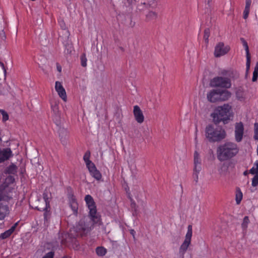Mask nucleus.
<instances>
[{
  "instance_id": "nucleus-4",
  "label": "nucleus",
  "mask_w": 258,
  "mask_h": 258,
  "mask_svg": "<svg viewBox=\"0 0 258 258\" xmlns=\"http://www.w3.org/2000/svg\"><path fill=\"white\" fill-rule=\"evenodd\" d=\"M85 201L89 210V216L92 222L93 225L100 224V216L97 212L95 203L91 196L87 195L85 197Z\"/></svg>"
},
{
  "instance_id": "nucleus-10",
  "label": "nucleus",
  "mask_w": 258,
  "mask_h": 258,
  "mask_svg": "<svg viewBox=\"0 0 258 258\" xmlns=\"http://www.w3.org/2000/svg\"><path fill=\"white\" fill-rule=\"evenodd\" d=\"M244 135V125L242 122H236L235 124L234 136L235 141L239 143L243 139Z\"/></svg>"
},
{
  "instance_id": "nucleus-41",
  "label": "nucleus",
  "mask_w": 258,
  "mask_h": 258,
  "mask_svg": "<svg viewBox=\"0 0 258 258\" xmlns=\"http://www.w3.org/2000/svg\"><path fill=\"white\" fill-rule=\"evenodd\" d=\"M130 233L133 235V238L135 239V234H136L135 231L133 229H131L130 230Z\"/></svg>"
},
{
  "instance_id": "nucleus-48",
  "label": "nucleus",
  "mask_w": 258,
  "mask_h": 258,
  "mask_svg": "<svg viewBox=\"0 0 258 258\" xmlns=\"http://www.w3.org/2000/svg\"><path fill=\"white\" fill-rule=\"evenodd\" d=\"M18 258H21V257H18Z\"/></svg>"
},
{
  "instance_id": "nucleus-29",
  "label": "nucleus",
  "mask_w": 258,
  "mask_h": 258,
  "mask_svg": "<svg viewBox=\"0 0 258 258\" xmlns=\"http://www.w3.org/2000/svg\"><path fill=\"white\" fill-rule=\"evenodd\" d=\"M250 221L249 220V218L248 216H245L243 219V221L241 223V227L242 228L245 230L248 227V225Z\"/></svg>"
},
{
  "instance_id": "nucleus-2",
  "label": "nucleus",
  "mask_w": 258,
  "mask_h": 258,
  "mask_svg": "<svg viewBox=\"0 0 258 258\" xmlns=\"http://www.w3.org/2000/svg\"><path fill=\"white\" fill-rule=\"evenodd\" d=\"M232 107L228 104H224L222 106L217 107L211 114V116L215 123L223 122L226 124L233 117L231 111Z\"/></svg>"
},
{
  "instance_id": "nucleus-36",
  "label": "nucleus",
  "mask_w": 258,
  "mask_h": 258,
  "mask_svg": "<svg viewBox=\"0 0 258 258\" xmlns=\"http://www.w3.org/2000/svg\"><path fill=\"white\" fill-rule=\"evenodd\" d=\"M2 115L3 116V120L4 121H7L9 119V115L5 111H2Z\"/></svg>"
},
{
  "instance_id": "nucleus-8",
  "label": "nucleus",
  "mask_w": 258,
  "mask_h": 258,
  "mask_svg": "<svg viewBox=\"0 0 258 258\" xmlns=\"http://www.w3.org/2000/svg\"><path fill=\"white\" fill-rule=\"evenodd\" d=\"M194 176L196 178L197 182L198 180V175L202 169L201 167V160L200 156L198 151H195L194 155Z\"/></svg>"
},
{
  "instance_id": "nucleus-6",
  "label": "nucleus",
  "mask_w": 258,
  "mask_h": 258,
  "mask_svg": "<svg viewBox=\"0 0 258 258\" xmlns=\"http://www.w3.org/2000/svg\"><path fill=\"white\" fill-rule=\"evenodd\" d=\"M192 235V226L189 225L187 227V231L185 235L184 240L181 245L179 249V253L181 256V258H183V255L185 252H186L188 247L190 244Z\"/></svg>"
},
{
  "instance_id": "nucleus-7",
  "label": "nucleus",
  "mask_w": 258,
  "mask_h": 258,
  "mask_svg": "<svg viewBox=\"0 0 258 258\" xmlns=\"http://www.w3.org/2000/svg\"><path fill=\"white\" fill-rule=\"evenodd\" d=\"M92 225L88 223H86L84 220H81L76 225V230L78 233V235L81 236L84 235L90 232L92 228Z\"/></svg>"
},
{
  "instance_id": "nucleus-47",
  "label": "nucleus",
  "mask_w": 258,
  "mask_h": 258,
  "mask_svg": "<svg viewBox=\"0 0 258 258\" xmlns=\"http://www.w3.org/2000/svg\"><path fill=\"white\" fill-rule=\"evenodd\" d=\"M2 111H4V110L0 109V113H2Z\"/></svg>"
},
{
  "instance_id": "nucleus-19",
  "label": "nucleus",
  "mask_w": 258,
  "mask_h": 258,
  "mask_svg": "<svg viewBox=\"0 0 258 258\" xmlns=\"http://www.w3.org/2000/svg\"><path fill=\"white\" fill-rule=\"evenodd\" d=\"M18 224V222H16L13 225L10 229L8 230H6L4 232L2 233L0 235V238L2 239H6L9 237L15 231L16 228L17 227Z\"/></svg>"
},
{
  "instance_id": "nucleus-35",
  "label": "nucleus",
  "mask_w": 258,
  "mask_h": 258,
  "mask_svg": "<svg viewBox=\"0 0 258 258\" xmlns=\"http://www.w3.org/2000/svg\"><path fill=\"white\" fill-rule=\"evenodd\" d=\"M54 253L52 251H50L46 253L42 258H53Z\"/></svg>"
},
{
  "instance_id": "nucleus-33",
  "label": "nucleus",
  "mask_w": 258,
  "mask_h": 258,
  "mask_svg": "<svg viewBox=\"0 0 258 258\" xmlns=\"http://www.w3.org/2000/svg\"><path fill=\"white\" fill-rule=\"evenodd\" d=\"M81 65L83 67H85L87 66V59L86 55L85 54H83L81 56Z\"/></svg>"
},
{
  "instance_id": "nucleus-9",
  "label": "nucleus",
  "mask_w": 258,
  "mask_h": 258,
  "mask_svg": "<svg viewBox=\"0 0 258 258\" xmlns=\"http://www.w3.org/2000/svg\"><path fill=\"white\" fill-rule=\"evenodd\" d=\"M230 50L228 45H225L223 42L218 43L215 48L214 55L219 57L226 54Z\"/></svg>"
},
{
  "instance_id": "nucleus-32",
  "label": "nucleus",
  "mask_w": 258,
  "mask_h": 258,
  "mask_svg": "<svg viewBox=\"0 0 258 258\" xmlns=\"http://www.w3.org/2000/svg\"><path fill=\"white\" fill-rule=\"evenodd\" d=\"M70 206L71 208H72L74 214L75 215H77V213H78V209L77 202H73L72 203V204H70Z\"/></svg>"
},
{
  "instance_id": "nucleus-34",
  "label": "nucleus",
  "mask_w": 258,
  "mask_h": 258,
  "mask_svg": "<svg viewBox=\"0 0 258 258\" xmlns=\"http://www.w3.org/2000/svg\"><path fill=\"white\" fill-rule=\"evenodd\" d=\"M251 185L253 187H255L258 185V175H255L252 178Z\"/></svg>"
},
{
  "instance_id": "nucleus-40",
  "label": "nucleus",
  "mask_w": 258,
  "mask_h": 258,
  "mask_svg": "<svg viewBox=\"0 0 258 258\" xmlns=\"http://www.w3.org/2000/svg\"><path fill=\"white\" fill-rule=\"evenodd\" d=\"M0 66L1 67L2 69H3V70L4 71V73L5 76H6V73H7L6 69V68L5 67V65H4V63L2 62L1 61H0Z\"/></svg>"
},
{
  "instance_id": "nucleus-46",
  "label": "nucleus",
  "mask_w": 258,
  "mask_h": 258,
  "mask_svg": "<svg viewBox=\"0 0 258 258\" xmlns=\"http://www.w3.org/2000/svg\"><path fill=\"white\" fill-rule=\"evenodd\" d=\"M243 174H244V175H245V176H246V175H247V171H245L244 172V173H243Z\"/></svg>"
},
{
  "instance_id": "nucleus-16",
  "label": "nucleus",
  "mask_w": 258,
  "mask_h": 258,
  "mask_svg": "<svg viewBox=\"0 0 258 258\" xmlns=\"http://www.w3.org/2000/svg\"><path fill=\"white\" fill-rule=\"evenodd\" d=\"M91 175L97 180H100L102 178V174L97 169L94 163L87 167Z\"/></svg>"
},
{
  "instance_id": "nucleus-22",
  "label": "nucleus",
  "mask_w": 258,
  "mask_h": 258,
  "mask_svg": "<svg viewBox=\"0 0 258 258\" xmlns=\"http://www.w3.org/2000/svg\"><path fill=\"white\" fill-rule=\"evenodd\" d=\"M251 4V0H245V6L243 13V17L245 20L247 19L248 17Z\"/></svg>"
},
{
  "instance_id": "nucleus-39",
  "label": "nucleus",
  "mask_w": 258,
  "mask_h": 258,
  "mask_svg": "<svg viewBox=\"0 0 258 258\" xmlns=\"http://www.w3.org/2000/svg\"><path fill=\"white\" fill-rule=\"evenodd\" d=\"M6 180L8 181L10 183H13L15 181V178L12 176H9L6 178Z\"/></svg>"
},
{
  "instance_id": "nucleus-28",
  "label": "nucleus",
  "mask_w": 258,
  "mask_h": 258,
  "mask_svg": "<svg viewBox=\"0 0 258 258\" xmlns=\"http://www.w3.org/2000/svg\"><path fill=\"white\" fill-rule=\"evenodd\" d=\"M96 252L99 256H104L107 252L106 249L103 247H98L96 249Z\"/></svg>"
},
{
  "instance_id": "nucleus-23",
  "label": "nucleus",
  "mask_w": 258,
  "mask_h": 258,
  "mask_svg": "<svg viewBox=\"0 0 258 258\" xmlns=\"http://www.w3.org/2000/svg\"><path fill=\"white\" fill-rule=\"evenodd\" d=\"M90 152L89 151H87V152H86L83 156V160L86 164V167L90 165H91L92 164L94 163L90 160Z\"/></svg>"
},
{
  "instance_id": "nucleus-44",
  "label": "nucleus",
  "mask_w": 258,
  "mask_h": 258,
  "mask_svg": "<svg viewBox=\"0 0 258 258\" xmlns=\"http://www.w3.org/2000/svg\"><path fill=\"white\" fill-rule=\"evenodd\" d=\"M127 1L131 5L134 4L136 2V0H127Z\"/></svg>"
},
{
  "instance_id": "nucleus-30",
  "label": "nucleus",
  "mask_w": 258,
  "mask_h": 258,
  "mask_svg": "<svg viewBox=\"0 0 258 258\" xmlns=\"http://www.w3.org/2000/svg\"><path fill=\"white\" fill-rule=\"evenodd\" d=\"M249 173L253 175H258V161H256L253 166L250 169Z\"/></svg>"
},
{
  "instance_id": "nucleus-17",
  "label": "nucleus",
  "mask_w": 258,
  "mask_h": 258,
  "mask_svg": "<svg viewBox=\"0 0 258 258\" xmlns=\"http://www.w3.org/2000/svg\"><path fill=\"white\" fill-rule=\"evenodd\" d=\"M240 40L243 44V46L244 48V49L246 52V71H248L249 68H250V56L249 54V48L248 46V44L246 40L243 38H241Z\"/></svg>"
},
{
  "instance_id": "nucleus-27",
  "label": "nucleus",
  "mask_w": 258,
  "mask_h": 258,
  "mask_svg": "<svg viewBox=\"0 0 258 258\" xmlns=\"http://www.w3.org/2000/svg\"><path fill=\"white\" fill-rule=\"evenodd\" d=\"M51 108L53 113L57 115L59 114V106L58 103L57 102L51 103Z\"/></svg>"
},
{
  "instance_id": "nucleus-42",
  "label": "nucleus",
  "mask_w": 258,
  "mask_h": 258,
  "mask_svg": "<svg viewBox=\"0 0 258 258\" xmlns=\"http://www.w3.org/2000/svg\"><path fill=\"white\" fill-rule=\"evenodd\" d=\"M258 132V123H254V132Z\"/></svg>"
},
{
  "instance_id": "nucleus-14",
  "label": "nucleus",
  "mask_w": 258,
  "mask_h": 258,
  "mask_svg": "<svg viewBox=\"0 0 258 258\" xmlns=\"http://www.w3.org/2000/svg\"><path fill=\"white\" fill-rule=\"evenodd\" d=\"M55 90L58 96L64 101L67 100V96L66 90L63 88L62 83L59 81H56L55 83Z\"/></svg>"
},
{
  "instance_id": "nucleus-20",
  "label": "nucleus",
  "mask_w": 258,
  "mask_h": 258,
  "mask_svg": "<svg viewBox=\"0 0 258 258\" xmlns=\"http://www.w3.org/2000/svg\"><path fill=\"white\" fill-rule=\"evenodd\" d=\"M18 167L14 164L12 163L5 169L4 173L7 174L15 175L17 173Z\"/></svg>"
},
{
  "instance_id": "nucleus-1",
  "label": "nucleus",
  "mask_w": 258,
  "mask_h": 258,
  "mask_svg": "<svg viewBox=\"0 0 258 258\" xmlns=\"http://www.w3.org/2000/svg\"><path fill=\"white\" fill-rule=\"evenodd\" d=\"M237 145L228 142L219 146L217 150V158L220 161H226L235 156L239 152Z\"/></svg>"
},
{
  "instance_id": "nucleus-43",
  "label": "nucleus",
  "mask_w": 258,
  "mask_h": 258,
  "mask_svg": "<svg viewBox=\"0 0 258 258\" xmlns=\"http://www.w3.org/2000/svg\"><path fill=\"white\" fill-rule=\"evenodd\" d=\"M228 73V71L226 70H223L221 71V74L223 75H226Z\"/></svg>"
},
{
  "instance_id": "nucleus-13",
  "label": "nucleus",
  "mask_w": 258,
  "mask_h": 258,
  "mask_svg": "<svg viewBox=\"0 0 258 258\" xmlns=\"http://www.w3.org/2000/svg\"><path fill=\"white\" fill-rule=\"evenodd\" d=\"M13 156V152L10 148L0 150V163L9 160Z\"/></svg>"
},
{
  "instance_id": "nucleus-31",
  "label": "nucleus",
  "mask_w": 258,
  "mask_h": 258,
  "mask_svg": "<svg viewBox=\"0 0 258 258\" xmlns=\"http://www.w3.org/2000/svg\"><path fill=\"white\" fill-rule=\"evenodd\" d=\"M258 78V62L256 63L252 74V81L255 82L257 80Z\"/></svg>"
},
{
  "instance_id": "nucleus-12",
  "label": "nucleus",
  "mask_w": 258,
  "mask_h": 258,
  "mask_svg": "<svg viewBox=\"0 0 258 258\" xmlns=\"http://www.w3.org/2000/svg\"><path fill=\"white\" fill-rule=\"evenodd\" d=\"M133 114L135 120L138 123L141 124L144 121V115L142 110L139 106L135 105L134 106Z\"/></svg>"
},
{
  "instance_id": "nucleus-3",
  "label": "nucleus",
  "mask_w": 258,
  "mask_h": 258,
  "mask_svg": "<svg viewBox=\"0 0 258 258\" xmlns=\"http://www.w3.org/2000/svg\"><path fill=\"white\" fill-rule=\"evenodd\" d=\"M205 135L210 142H216L224 139L226 134L224 129L221 126L209 125L206 128Z\"/></svg>"
},
{
  "instance_id": "nucleus-45",
  "label": "nucleus",
  "mask_w": 258,
  "mask_h": 258,
  "mask_svg": "<svg viewBox=\"0 0 258 258\" xmlns=\"http://www.w3.org/2000/svg\"><path fill=\"white\" fill-rule=\"evenodd\" d=\"M57 70L59 72H60L61 71V67L59 65H57Z\"/></svg>"
},
{
  "instance_id": "nucleus-15",
  "label": "nucleus",
  "mask_w": 258,
  "mask_h": 258,
  "mask_svg": "<svg viewBox=\"0 0 258 258\" xmlns=\"http://www.w3.org/2000/svg\"><path fill=\"white\" fill-rule=\"evenodd\" d=\"M207 99L210 102L214 103L219 101V89H213L207 94Z\"/></svg>"
},
{
  "instance_id": "nucleus-5",
  "label": "nucleus",
  "mask_w": 258,
  "mask_h": 258,
  "mask_svg": "<svg viewBox=\"0 0 258 258\" xmlns=\"http://www.w3.org/2000/svg\"><path fill=\"white\" fill-rule=\"evenodd\" d=\"M210 86L214 87L229 88L231 86L230 79L228 77H216L210 83Z\"/></svg>"
},
{
  "instance_id": "nucleus-25",
  "label": "nucleus",
  "mask_w": 258,
  "mask_h": 258,
  "mask_svg": "<svg viewBox=\"0 0 258 258\" xmlns=\"http://www.w3.org/2000/svg\"><path fill=\"white\" fill-rule=\"evenodd\" d=\"M243 194L239 188H237L236 190L235 201L237 205H239L242 200Z\"/></svg>"
},
{
  "instance_id": "nucleus-11",
  "label": "nucleus",
  "mask_w": 258,
  "mask_h": 258,
  "mask_svg": "<svg viewBox=\"0 0 258 258\" xmlns=\"http://www.w3.org/2000/svg\"><path fill=\"white\" fill-rule=\"evenodd\" d=\"M43 199L44 200L45 206L44 208L41 209L39 208H37L39 211H44V218L45 220H47L48 217L49 216V197L48 196V193L46 192H44L43 194Z\"/></svg>"
},
{
  "instance_id": "nucleus-26",
  "label": "nucleus",
  "mask_w": 258,
  "mask_h": 258,
  "mask_svg": "<svg viewBox=\"0 0 258 258\" xmlns=\"http://www.w3.org/2000/svg\"><path fill=\"white\" fill-rule=\"evenodd\" d=\"M157 18V14L153 11H150L146 15V20L147 21H150L155 20Z\"/></svg>"
},
{
  "instance_id": "nucleus-21",
  "label": "nucleus",
  "mask_w": 258,
  "mask_h": 258,
  "mask_svg": "<svg viewBox=\"0 0 258 258\" xmlns=\"http://www.w3.org/2000/svg\"><path fill=\"white\" fill-rule=\"evenodd\" d=\"M219 101H223L228 100L231 96V93L226 90H219Z\"/></svg>"
},
{
  "instance_id": "nucleus-24",
  "label": "nucleus",
  "mask_w": 258,
  "mask_h": 258,
  "mask_svg": "<svg viewBox=\"0 0 258 258\" xmlns=\"http://www.w3.org/2000/svg\"><path fill=\"white\" fill-rule=\"evenodd\" d=\"M11 199L12 195H10L9 193L3 192L0 195V202L6 203V202H8Z\"/></svg>"
},
{
  "instance_id": "nucleus-37",
  "label": "nucleus",
  "mask_w": 258,
  "mask_h": 258,
  "mask_svg": "<svg viewBox=\"0 0 258 258\" xmlns=\"http://www.w3.org/2000/svg\"><path fill=\"white\" fill-rule=\"evenodd\" d=\"M59 24L62 29L65 30L67 28L66 24L63 20L59 21Z\"/></svg>"
},
{
  "instance_id": "nucleus-38",
  "label": "nucleus",
  "mask_w": 258,
  "mask_h": 258,
  "mask_svg": "<svg viewBox=\"0 0 258 258\" xmlns=\"http://www.w3.org/2000/svg\"><path fill=\"white\" fill-rule=\"evenodd\" d=\"M69 204H72L73 202H77L75 197L73 195L70 196L69 198Z\"/></svg>"
},
{
  "instance_id": "nucleus-18",
  "label": "nucleus",
  "mask_w": 258,
  "mask_h": 258,
  "mask_svg": "<svg viewBox=\"0 0 258 258\" xmlns=\"http://www.w3.org/2000/svg\"><path fill=\"white\" fill-rule=\"evenodd\" d=\"M10 209L6 203L0 202V220H4L10 214Z\"/></svg>"
}]
</instances>
